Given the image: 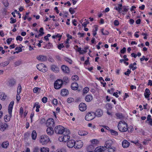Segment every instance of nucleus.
I'll list each match as a JSON object with an SVG mask.
<instances>
[{
    "label": "nucleus",
    "mask_w": 152,
    "mask_h": 152,
    "mask_svg": "<svg viewBox=\"0 0 152 152\" xmlns=\"http://www.w3.org/2000/svg\"><path fill=\"white\" fill-rule=\"evenodd\" d=\"M129 68L130 69H132L133 71H134L137 68L136 66H134L132 64H130L129 66Z\"/></svg>",
    "instance_id": "54"
},
{
    "label": "nucleus",
    "mask_w": 152,
    "mask_h": 152,
    "mask_svg": "<svg viewBox=\"0 0 152 152\" xmlns=\"http://www.w3.org/2000/svg\"><path fill=\"white\" fill-rule=\"evenodd\" d=\"M50 141V138L47 135H42L40 137L39 142L42 145H46Z\"/></svg>",
    "instance_id": "2"
},
{
    "label": "nucleus",
    "mask_w": 152,
    "mask_h": 152,
    "mask_svg": "<svg viewBox=\"0 0 152 152\" xmlns=\"http://www.w3.org/2000/svg\"><path fill=\"white\" fill-rule=\"evenodd\" d=\"M115 151V148L113 147L108 148L107 150L108 152H114Z\"/></svg>",
    "instance_id": "55"
},
{
    "label": "nucleus",
    "mask_w": 152,
    "mask_h": 152,
    "mask_svg": "<svg viewBox=\"0 0 152 152\" xmlns=\"http://www.w3.org/2000/svg\"><path fill=\"white\" fill-rule=\"evenodd\" d=\"M9 145V143L8 141H6L3 142L1 145V146L2 148H7Z\"/></svg>",
    "instance_id": "35"
},
{
    "label": "nucleus",
    "mask_w": 152,
    "mask_h": 152,
    "mask_svg": "<svg viewBox=\"0 0 152 152\" xmlns=\"http://www.w3.org/2000/svg\"><path fill=\"white\" fill-rule=\"evenodd\" d=\"M2 2L5 7H7L9 6V3L7 0H2Z\"/></svg>",
    "instance_id": "45"
},
{
    "label": "nucleus",
    "mask_w": 152,
    "mask_h": 152,
    "mask_svg": "<svg viewBox=\"0 0 152 152\" xmlns=\"http://www.w3.org/2000/svg\"><path fill=\"white\" fill-rule=\"evenodd\" d=\"M131 72V71L130 69H128L126 72H124V74L126 75L129 76V75L130 74Z\"/></svg>",
    "instance_id": "63"
},
{
    "label": "nucleus",
    "mask_w": 152,
    "mask_h": 152,
    "mask_svg": "<svg viewBox=\"0 0 152 152\" xmlns=\"http://www.w3.org/2000/svg\"><path fill=\"white\" fill-rule=\"evenodd\" d=\"M118 7H116L115 8V9L117 10L118 12H121V11L122 10V4H118Z\"/></svg>",
    "instance_id": "34"
},
{
    "label": "nucleus",
    "mask_w": 152,
    "mask_h": 152,
    "mask_svg": "<svg viewBox=\"0 0 152 152\" xmlns=\"http://www.w3.org/2000/svg\"><path fill=\"white\" fill-rule=\"evenodd\" d=\"M22 88L20 84H19L17 88V93L18 95H19L20 93Z\"/></svg>",
    "instance_id": "46"
},
{
    "label": "nucleus",
    "mask_w": 152,
    "mask_h": 152,
    "mask_svg": "<svg viewBox=\"0 0 152 152\" xmlns=\"http://www.w3.org/2000/svg\"><path fill=\"white\" fill-rule=\"evenodd\" d=\"M116 118L117 119H122L124 118V116L122 113H117L115 114Z\"/></svg>",
    "instance_id": "28"
},
{
    "label": "nucleus",
    "mask_w": 152,
    "mask_h": 152,
    "mask_svg": "<svg viewBox=\"0 0 152 152\" xmlns=\"http://www.w3.org/2000/svg\"><path fill=\"white\" fill-rule=\"evenodd\" d=\"M109 131L111 134L115 136H117L118 135V132L115 131L112 129H110Z\"/></svg>",
    "instance_id": "39"
},
{
    "label": "nucleus",
    "mask_w": 152,
    "mask_h": 152,
    "mask_svg": "<svg viewBox=\"0 0 152 152\" xmlns=\"http://www.w3.org/2000/svg\"><path fill=\"white\" fill-rule=\"evenodd\" d=\"M15 50L16 51L14 53V54L15 53H18L20 52H21L22 51V49L20 47H17L15 48Z\"/></svg>",
    "instance_id": "40"
},
{
    "label": "nucleus",
    "mask_w": 152,
    "mask_h": 152,
    "mask_svg": "<svg viewBox=\"0 0 152 152\" xmlns=\"http://www.w3.org/2000/svg\"><path fill=\"white\" fill-rule=\"evenodd\" d=\"M104 28H102L101 30V32L103 35H108L109 34V32L108 31H107V30H105L104 31Z\"/></svg>",
    "instance_id": "44"
},
{
    "label": "nucleus",
    "mask_w": 152,
    "mask_h": 152,
    "mask_svg": "<svg viewBox=\"0 0 152 152\" xmlns=\"http://www.w3.org/2000/svg\"><path fill=\"white\" fill-rule=\"evenodd\" d=\"M89 91V88L88 87H85L83 90V94H87Z\"/></svg>",
    "instance_id": "48"
},
{
    "label": "nucleus",
    "mask_w": 152,
    "mask_h": 152,
    "mask_svg": "<svg viewBox=\"0 0 152 152\" xmlns=\"http://www.w3.org/2000/svg\"><path fill=\"white\" fill-rule=\"evenodd\" d=\"M8 127L7 124L5 123H2L0 121V130L4 131Z\"/></svg>",
    "instance_id": "8"
},
{
    "label": "nucleus",
    "mask_w": 152,
    "mask_h": 152,
    "mask_svg": "<svg viewBox=\"0 0 152 152\" xmlns=\"http://www.w3.org/2000/svg\"><path fill=\"white\" fill-rule=\"evenodd\" d=\"M14 103V102L13 101H12L10 102L9 104L8 108V112L9 113H12V111Z\"/></svg>",
    "instance_id": "15"
},
{
    "label": "nucleus",
    "mask_w": 152,
    "mask_h": 152,
    "mask_svg": "<svg viewBox=\"0 0 152 152\" xmlns=\"http://www.w3.org/2000/svg\"><path fill=\"white\" fill-rule=\"evenodd\" d=\"M129 10L128 6H124L123 9L122 11V14L123 15H124Z\"/></svg>",
    "instance_id": "36"
},
{
    "label": "nucleus",
    "mask_w": 152,
    "mask_h": 152,
    "mask_svg": "<svg viewBox=\"0 0 152 152\" xmlns=\"http://www.w3.org/2000/svg\"><path fill=\"white\" fill-rule=\"evenodd\" d=\"M62 80H63V84L64 83L65 84H66L69 82V78L68 77L65 76L63 77Z\"/></svg>",
    "instance_id": "38"
},
{
    "label": "nucleus",
    "mask_w": 152,
    "mask_h": 152,
    "mask_svg": "<svg viewBox=\"0 0 152 152\" xmlns=\"http://www.w3.org/2000/svg\"><path fill=\"white\" fill-rule=\"evenodd\" d=\"M36 107V108H38L39 109L40 107V105L39 104V103L38 102H36L35 103L34 105L33 108H34Z\"/></svg>",
    "instance_id": "51"
},
{
    "label": "nucleus",
    "mask_w": 152,
    "mask_h": 152,
    "mask_svg": "<svg viewBox=\"0 0 152 152\" xmlns=\"http://www.w3.org/2000/svg\"><path fill=\"white\" fill-rule=\"evenodd\" d=\"M62 37V35H61L59 34L56 33L55 34V35H53L52 36V37L53 39H55L58 38V40L60 41L61 37Z\"/></svg>",
    "instance_id": "32"
},
{
    "label": "nucleus",
    "mask_w": 152,
    "mask_h": 152,
    "mask_svg": "<svg viewBox=\"0 0 152 152\" xmlns=\"http://www.w3.org/2000/svg\"><path fill=\"white\" fill-rule=\"evenodd\" d=\"M32 138L33 140H35L37 138V134L35 130H33L31 134Z\"/></svg>",
    "instance_id": "33"
},
{
    "label": "nucleus",
    "mask_w": 152,
    "mask_h": 152,
    "mask_svg": "<svg viewBox=\"0 0 152 152\" xmlns=\"http://www.w3.org/2000/svg\"><path fill=\"white\" fill-rule=\"evenodd\" d=\"M37 68L39 71L42 72H45L47 71V68L46 66L42 63L39 64L37 65Z\"/></svg>",
    "instance_id": "6"
},
{
    "label": "nucleus",
    "mask_w": 152,
    "mask_h": 152,
    "mask_svg": "<svg viewBox=\"0 0 152 152\" xmlns=\"http://www.w3.org/2000/svg\"><path fill=\"white\" fill-rule=\"evenodd\" d=\"M41 152H49V149L48 148L43 147L40 149Z\"/></svg>",
    "instance_id": "47"
},
{
    "label": "nucleus",
    "mask_w": 152,
    "mask_h": 152,
    "mask_svg": "<svg viewBox=\"0 0 152 152\" xmlns=\"http://www.w3.org/2000/svg\"><path fill=\"white\" fill-rule=\"evenodd\" d=\"M74 101V99L73 98H69L67 99V102L68 103H71L73 102Z\"/></svg>",
    "instance_id": "56"
},
{
    "label": "nucleus",
    "mask_w": 152,
    "mask_h": 152,
    "mask_svg": "<svg viewBox=\"0 0 152 152\" xmlns=\"http://www.w3.org/2000/svg\"><path fill=\"white\" fill-rule=\"evenodd\" d=\"M151 93L149 89L146 88L145 90V92L144 93V95L145 98H147L149 97Z\"/></svg>",
    "instance_id": "27"
},
{
    "label": "nucleus",
    "mask_w": 152,
    "mask_h": 152,
    "mask_svg": "<svg viewBox=\"0 0 152 152\" xmlns=\"http://www.w3.org/2000/svg\"><path fill=\"white\" fill-rule=\"evenodd\" d=\"M12 116V113H9V115H6L4 117V119L5 122H7L10 121Z\"/></svg>",
    "instance_id": "20"
},
{
    "label": "nucleus",
    "mask_w": 152,
    "mask_h": 152,
    "mask_svg": "<svg viewBox=\"0 0 152 152\" xmlns=\"http://www.w3.org/2000/svg\"><path fill=\"white\" fill-rule=\"evenodd\" d=\"M95 113L93 112H89L87 113L85 117L86 120L90 121L93 120L95 117Z\"/></svg>",
    "instance_id": "5"
},
{
    "label": "nucleus",
    "mask_w": 152,
    "mask_h": 152,
    "mask_svg": "<svg viewBox=\"0 0 152 152\" xmlns=\"http://www.w3.org/2000/svg\"><path fill=\"white\" fill-rule=\"evenodd\" d=\"M46 132L48 135H52L54 133L53 128L48 127L46 130Z\"/></svg>",
    "instance_id": "16"
},
{
    "label": "nucleus",
    "mask_w": 152,
    "mask_h": 152,
    "mask_svg": "<svg viewBox=\"0 0 152 152\" xmlns=\"http://www.w3.org/2000/svg\"><path fill=\"white\" fill-rule=\"evenodd\" d=\"M51 69L53 72L57 73L59 71V69L58 67L56 65H52L51 66Z\"/></svg>",
    "instance_id": "17"
},
{
    "label": "nucleus",
    "mask_w": 152,
    "mask_h": 152,
    "mask_svg": "<svg viewBox=\"0 0 152 152\" xmlns=\"http://www.w3.org/2000/svg\"><path fill=\"white\" fill-rule=\"evenodd\" d=\"M112 141L110 140L106 141L104 144V147L106 148H108L112 147Z\"/></svg>",
    "instance_id": "22"
},
{
    "label": "nucleus",
    "mask_w": 152,
    "mask_h": 152,
    "mask_svg": "<svg viewBox=\"0 0 152 152\" xmlns=\"http://www.w3.org/2000/svg\"><path fill=\"white\" fill-rule=\"evenodd\" d=\"M64 60L65 61L68 62L70 64H71L72 63V60L71 59L67 57L65 58Z\"/></svg>",
    "instance_id": "52"
},
{
    "label": "nucleus",
    "mask_w": 152,
    "mask_h": 152,
    "mask_svg": "<svg viewBox=\"0 0 152 152\" xmlns=\"http://www.w3.org/2000/svg\"><path fill=\"white\" fill-rule=\"evenodd\" d=\"M69 11L71 14H74L75 12V11L74 9L72 7H70L69 8Z\"/></svg>",
    "instance_id": "59"
},
{
    "label": "nucleus",
    "mask_w": 152,
    "mask_h": 152,
    "mask_svg": "<svg viewBox=\"0 0 152 152\" xmlns=\"http://www.w3.org/2000/svg\"><path fill=\"white\" fill-rule=\"evenodd\" d=\"M37 59L40 61H47V58L46 56L40 55L37 56Z\"/></svg>",
    "instance_id": "14"
},
{
    "label": "nucleus",
    "mask_w": 152,
    "mask_h": 152,
    "mask_svg": "<svg viewBox=\"0 0 152 152\" xmlns=\"http://www.w3.org/2000/svg\"><path fill=\"white\" fill-rule=\"evenodd\" d=\"M6 97V95L4 93L0 92V98L1 99H4Z\"/></svg>",
    "instance_id": "41"
},
{
    "label": "nucleus",
    "mask_w": 152,
    "mask_h": 152,
    "mask_svg": "<svg viewBox=\"0 0 152 152\" xmlns=\"http://www.w3.org/2000/svg\"><path fill=\"white\" fill-rule=\"evenodd\" d=\"M88 49V47H85L84 48L83 50H82V52L81 53V54H83L87 52V50Z\"/></svg>",
    "instance_id": "57"
},
{
    "label": "nucleus",
    "mask_w": 152,
    "mask_h": 152,
    "mask_svg": "<svg viewBox=\"0 0 152 152\" xmlns=\"http://www.w3.org/2000/svg\"><path fill=\"white\" fill-rule=\"evenodd\" d=\"M9 63V61H5L3 62L0 64V66L3 67H4L7 66Z\"/></svg>",
    "instance_id": "43"
},
{
    "label": "nucleus",
    "mask_w": 152,
    "mask_h": 152,
    "mask_svg": "<svg viewBox=\"0 0 152 152\" xmlns=\"http://www.w3.org/2000/svg\"><path fill=\"white\" fill-rule=\"evenodd\" d=\"M151 116L150 115H148L147 117V119L146 122L148 121V124L151 126H152V118H151Z\"/></svg>",
    "instance_id": "30"
},
{
    "label": "nucleus",
    "mask_w": 152,
    "mask_h": 152,
    "mask_svg": "<svg viewBox=\"0 0 152 152\" xmlns=\"http://www.w3.org/2000/svg\"><path fill=\"white\" fill-rule=\"evenodd\" d=\"M55 124L54 120L52 118H50L47 120L46 125L48 127L53 128L55 126Z\"/></svg>",
    "instance_id": "7"
},
{
    "label": "nucleus",
    "mask_w": 152,
    "mask_h": 152,
    "mask_svg": "<svg viewBox=\"0 0 152 152\" xmlns=\"http://www.w3.org/2000/svg\"><path fill=\"white\" fill-rule=\"evenodd\" d=\"M105 148L103 146L96 147L95 150V152H102L105 150Z\"/></svg>",
    "instance_id": "24"
},
{
    "label": "nucleus",
    "mask_w": 152,
    "mask_h": 152,
    "mask_svg": "<svg viewBox=\"0 0 152 152\" xmlns=\"http://www.w3.org/2000/svg\"><path fill=\"white\" fill-rule=\"evenodd\" d=\"M69 93L68 90L66 89H62L61 91V94L62 96H66Z\"/></svg>",
    "instance_id": "26"
},
{
    "label": "nucleus",
    "mask_w": 152,
    "mask_h": 152,
    "mask_svg": "<svg viewBox=\"0 0 152 152\" xmlns=\"http://www.w3.org/2000/svg\"><path fill=\"white\" fill-rule=\"evenodd\" d=\"M71 88L74 90H77L78 88V85L77 82H74L71 85Z\"/></svg>",
    "instance_id": "18"
},
{
    "label": "nucleus",
    "mask_w": 152,
    "mask_h": 152,
    "mask_svg": "<svg viewBox=\"0 0 152 152\" xmlns=\"http://www.w3.org/2000/svg\"><path fill=\"white\" fill-rule=\"evenodd\" d=\"M15 83L16 81L14 79H10L9 81V85L10 87L12 86L15 85Z\"/></svg>",
    "instance_id": "29"
},
{
    "label": "nucleus",
    "mask_w": 152,
    "mask_h": 152,
    "mask_svg": "<svg viewBox=\"0 0 152 152\" xmlns=\"http://www.w3.org/2000/svg\"><path fill=\"white\" fill-rule=\"evenodd\" d=\"M79 109L81 111H85L87 109L86 105L84 103H81L79 106Z\"/></svg>",
    "instance_id": "13"
},
{
    "label": "nucleus",
    "mask_w": 152,
    "mask_h": 152,
    "mask_svg": "<svg viewBox=\"0 0 152 152\" xmlns=\"http://www.w3.org/2000/svg\"><path fill=\"white\" fill-rule=\"evenodd\" d=\"M61 68L63 73L68 74L69 73L70 69L69 67L65 65H62L61 66Z\"/></svg>",
    "instance_id": "11"
},
{
    "label": "nucleus",
    "mask_w": 152,
    "mask_h": 152,
    "mask_svg": "<svg viewBox=\"0 0 152 152\" xmlns=\"http://www.w3.org/2000/svg\"><path fill=\"white\" fill-rule=\"evenodd\" d=\"M40 88L38 87H35L33 89V92L35 93H37L39 91H40Z\"/></svg>",
    "instance_id": "50"
},
{
    "label": "nucleus",
    "mask_w": 152,
    "mask_h": 152,
    "mask_svg": "<svg viewBox=\"0 0 152 152\" xmlns=\"http://www.w3.org/2000/svg\"><path fill=\"white\" fill-rule=\"evenodd\" d=\"M48 98L46 97H43L42 99V102L44 103H45L47 102Z\"/></svg>",
    "instance_id": "60"
},
{
    "label": "nucleus",
    "mask_w": 152,
    "mask_h": 152,
    "mask_svg": "<svg viewBox=\"0 0 152 152\" xmlns=\"http://www.w3.org/2000/svg\"><path fill=\"white\" fill-rule=\"evenodd\" d=\"M52 44L51 43H48L45 46V48L48 49H50L52 48Z\"/></svg>",
    "instance_id": "49"
},
{
    "label": "nucleus",
    "mask_w": 152,
    "mask_h": 152,
    "mask_svg": "<svg viewBox=\"0 0 152 152\" xmlns=\"http://www.w3.org/2000/svg\"><path fill=\"white\" fill-rule=\"evenodd\" d=\"M149 59V58H145V56H143L142 58H140V60L141 61H142L144 60H145L146 61H148Z\"/></svg>",
    "instance_id": "61"
},
{
    "label": "nucleus",
    "mask_w": 152,
    "mask_h": 152,
    "mask_svg": "<svg viewBox=\"0 0 152 152\" xmlns=\"http://www.w3.org/2000/svg\"><path fill=\"white\" fill-rule=\"evenodd\" d=\"M54 131L57 134H62L65 132V128L62 126H57L55 127Z\"/></svg>",
    "instance_id": "4"
},
{
    "label": "nucleus",
    "mask_w": 152,
    "mask_h": 152,
    "mask_svg": "<svg viewBox=\"0 0 152 152\" xmlns=\"http://www.w3.org/2000/svg\"><path fill=\"white\" fill-rule=\"evenodd\" d=\"M10 23L11 24L15 23L16 22V20L15 19H14L12 17H11L10 18Z\"/></svg>",
    "instance_id": "58"
},
{
    "label": "nucleus",
    "mask_w": 152,
    "mask_h": 152,
    "mask_svg": "<svg viewBox=\"0 0 152 152\" xmlns=\"http://www.w3.org/2000/svg\"><path fill=\"white\" fill-rule=\"evenodd\" d=\"M113 24L115 26H118L119 24V22L118 20H115L113 22Z\"/></svg>",
    "instance_id": "64"
},
{
    "label": "nucleus",
    "mask_w": 152,
    "mask_h": 152,
    "mask_svg": "<svg viewBox=\"0 0 152 152\" xmlns=\"http://www.w3.org/2000/svg\"><path fill=\"white\" fill-rule=\"evenodd\" d=\"M63 84V80L61 79H58L55 81L54 84V88L56 89H58L60 88Z\"/></svg>",
    "instance_id": "3"
},
{
    "label": "nucleus",
    "mask_w": 152,
    "mask_h": 152,
    "mask_svg": "<svg viewBox=\"0 0 152 152\" xmlns=\"http://www.w3.org/2000/svg\"><path fill=\"white\" fill-rule=\"evenodd\" d=\"M72 79L74 81L76 82L78 80H79V77L77 75H75L72 76Z\"/></svg>",
    "instance_id": "37"
},
{
    "label": "nucleus",
    "mask_w": 152,
    "mask_h": 152,
    "mask_svg": "<svg viewBox=\"0 0 152 152\" xmlns=\"http://www.w3.org/2000/svg\"><path fill=\"white\" fill-rule=\"evenodd\" d=\"M93 99V96L91 95H87L85 97V100L87 102H90Z\"/></svg>",
    "instance_id": "25"
},
{
    "label": "nucleus",
    "mask_w": 152,
    "mask_h": 152,
    "mask_svg": "<svg viewBox=\"0 0 152 152\" xmlns=\"http://www.w3.org/2000/svg\"><path fill=\"white\" fill-rule=\"evenodd\" d=\"M78 134L79 135L81 136H84L87 135L88 134V132L85 131L80 130L78 131Z\"/></svg>",
    "instance_id": "31"
},
{
    "label": "nucleus",
    "mask_w": 152,
    "mask_h": 152,
    "mask_svg": "<svg viewBox=\"0 0 152 152\" xmlns=\"http://www.w3.org/2000/svg\"><path fill=\"white\" fill-rule=\"evenodd\" d=\"M91 142L93 144H97L98 143V140L96 139H93L91 141Z\"/></svg>",
    "instance_id": "53"
},
{
    "label": "nucleus",
    "mask_w": 152,
    "mask_h": 152,
    "mask_svg": "<svg viewBox=\"0 0 152 152\" xmlns=\"http://www.w3.org/2000/svg\"><path fill=\"white\" fill-rule=\"evenodd\" d=\"M23 39V38L20 36H18L16 37V40L17 41L19 40L20 41H21Z\"/></svg>",
    "instance_id": "62"
},
{
    "label": "nucleus",
    "mask_w": 152,
    "mask_h": 152,
    "mask_svg": "<svg viewBox=\"0 0 152 152\" xmlns=\"http://www.w3.org/2000/svg\"><path fill=\"white\" fill-rule=\"evenodd\" d=\"M75 141L74 140L71 139L69 140L67 143V145L69 148H72L73 147H75Z\"/></svg>",
    "instance_id": "12"
},
{
    "label": "nucleus",
    "mask_w": 152,
    "mask_h": 152,
    "mask_svg": "<svg viewBox=\"0 0 152 152\" xmlns=\"http://www.w3.org/2000/svg\"><path fill=\"white\" fill-rule=\"evenodd\" d=\"M98 26L97 25L94 26V28L93 29L92 31V34L94 36H95H95L97 34V31H98Z\"/></svg>",
    "instance_id": "21"
},
{
    "label": "nucleus",
    "mask_w": 152,
    "mask_h": 152,
    "mask_svg": "<svg viewBox=\"0 0 152 152\" xmlns=\"http://www.w3.org/2000/svg\"><path fill=\"white\" fill-rule=\"evenodd\" d=\"M83 145V143L80 140H77L75 141V148L79 149L81 148Z\"/></svg>",
    "instance_id": "10"
},
{
    "label": "nucleus",
    "mask_w": 152,
    "mask_h": 152,
    "mask_svg": "<svg viewBox=\"0 0 152 152\" xmlns=\"http://www.w3.org/2000/svg\"><path fill=\"white\" fill-rule=\"evenodd\" d=\"M43 28L42 27L40 28L39 29V36H42L44 34L43 31Z\"/></svg>",
    "instance_id": "42"
},
{
    "label": "nucleus",
    "mask_w": 152,
    "mask_h": 152,
    "mask_svg": "<svg viewBox=\"0 0 152 152\" xmlns=\"http://www.w3.org/2000/svg\"><path fill=\"white\" fill-rule=\"evenodd\" d=\"M130 145V143L126 140H124L122 142V146L124 148H127Z\"/></svg>",
    "instance_id": "19"
},
{
    "label": "nucleus",
    "mask_w": 152,
    "mask_h": 152,
    "mask_svg": "<svg viewBox=\"0 0 152 152\" xmlns=\"http://www.w3.org/2000/svg\"><path fill=\"white\" fill-rule=\"evenodd\" d=\"M118 128L119 130L121 132L128 131L129 132H132L133 128L132 126L128 127V124L124 121H120L118 123Z\"/></svg>",
    "instance_id": "1"
},
{
    "label": "nucleus",
    "mask_w": 152,
    "mask_h": 152,
    "mask_svg": "<svg viewBox=\"0 0 152 152\" xmlns=\"http://www.w3.org/2000/svg\"><path fill=\"white\" fill-rule=\"evenodd\" d=\"M66 134L63 135L64 138V142H66L68 141L69 140L70 137L69 134H70V132L69 129H66Z\"/></svg>",
    "instance_id": "9"
},
{
    "label": "nucleus",
    "mask_w": 152,
    "mask_h": 152,
    "mask_svg": "<svg viewBox=\"0 0 152 152\" xmlns=\"http://www.w3.org/2000/svg\"><path fill=\"white\" fill-rule=\"evenodd\" d=\"M103 114V111L102 110L100 109H98L95 113V115H96L98 117H100L102 116Z\"/></svg>",
    "instance_id": "23"
}]
</instances>
